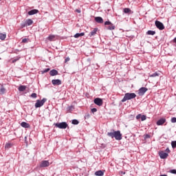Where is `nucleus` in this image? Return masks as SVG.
Here are the masks:
<instances>
[{"label":"nucleus","mask_w":176,"mask_h":176,"mask_svg":"<svg viewBox=\"0 0 176 176\" xmlns=\"http://www.w3.org/2000/svg\"><path fill=\"white\" fill-rule=\"evenodd\" d=\"M107 135L108 137H110V138H115L117 141H120V140H122V133H120V131L108 132Z\"/></svg>","instance_id":"1"},{"label":"nucleus","mask_w":176,"mask_h":176,"mask_svg":"<svg viewBox=\"0 0 176 176\" xmlns=\"http://www.w3.org/2000/svg\"><path fill=\"white\" fill-rule=\"evenodd\" d=\"M137 95L134 93H126L124 94V98L122 99V102H126V101H129V100H133V98H135Z\"/></svg>","instance_id":"2"},{"label":"nucleus","mask_w":176,"mask_h":176,"mask_svg":"<svg viewBox=\"0 0 176 176\" xmlns=\"http://www.w3.org/2000/svg\"><path fill=\"white\" fill-rule=\"evenodd\" d=\"M54 126L55 127H57L58 129H65L67 127H68V124L67 122H60V123H54Z\"/></svg>","instance_id":"3"},{"label":"nucleus","mask_w":176,"mask_h":176,"mask_svg":"<svg viewBox=\"0 0 176 176\" xmlns=\"http://www.w3.org/2000/svg\"><path fill=\"white\" fill-rule=\"evenodd\" d=\"M47 101V99L43 98V100H37L36 102L35 103V108H41V107H43L45 105V102Z\"/></svg>","instance_id":"4"},{"label":"nucleus","mask_w":176,"mask_h":176,"mask_svg":"<svg viewBox=\"0 0 176 176\" xmlns=\"http://www.w3.org/2000/svg\"><path fill=\"white\" fill-rule=\"evenodd\" d=\"M104 25H107L106 26L107 30H109L110 31L115 30V26L109 21L104 22Z\"/></svg>","instance_id":"5"},{"label":"nucleus","mask_w":176,"mask_h":176,"mask_svg":"<svg viewBox=\"0 0 176 176\" xmlns=\"http://www.w3.org/2000/svg\"><path fill=\"white\" fill-rule=\"evenodd\" d=\"M155 27L158 28V30H164V25H163V23L159 21H155Z\"/></svg>","instance_id":"6"},{"label":"nucleus","mask_w":176,"mask_h":176,"mask_svg":"<svg viewBox=\"0 0 176 176\" xmlns=\"http://www.w3.org/2000/svg\"><path fill=\"white\" fill-rule=\"evenodd\" d=\"M94 104H96V105H98V107H101V105H102V99L100 98H96L94 99Z\"/></svg>","instance_id":"7"},{"label":"nucleus","mask_w":176,"mask_h":176,"mask_svg":"<svg viewBox=\"0 0 176 176\" xmlns=\"http://www.w3.org/2000/svg\"><path fill=\"white\" fill-rule=\"evenodd\" d=\"M159 156L161 159H167V157H168V153H165L164 151H160Z\"/></svg>","instance_id":"8"},{"label":"nucleus","mask_w":176,"mask_h":176,"mask_svg":"<svg viewBox=\"0 0 176 176\" xmlns=\"http://www.w3.org/2000/svg\"><path fill=\"white\" fill-rule=\"evenodd\" d=\"M146 91H148L147 88L142 87L139 89L138 94H139V96H144V94H145V93H146Z\"/></svg>","instance_id":"9"},{"label":"nucleus","mask_w":176,"mask_h":176,"mask_svg":"<svg viewBox=\"0 0 176 176\" xmlns=\"http://www.w3.org/2000/svg\"><path fill=\"white\" fill-rule=\"evenodd\" d=\"M136 119L137 120H140V119H141L142 122H144V120H146V116L138 114L136 116Z\"/></svg>","instance_id":"10"},{"label":"nucleus","mask_w":176,"mask_h":176,"mask_svg":"<svg viewBox=\"0 0 176 176\" xmlns=\"http://www.w3.org/2000/svg\"><path fill=\"white\" fill-rule=\"evenodd\" d=\"M50 166V163H49V161H42L40 167H49Z\"/></svg>","instance_id":"11"},{"label":"nucleus","mask_w":176,"mask_h":176,"mask_svg":"<svg viewBox=\"0 0 176 176\" xmlns=\"http://www.w3.org/2000/svg\"><path fill=\"white\" fill-rule=\"evenodd\" d=\"M52 85H54V86H56V85L60 86V85H61V80H59V79L52 80Z\"/></svg>","instance_id":"12"},{"label":"nucleus","mask_w":176,"mask_h":176,"mask_svg":"<svg viewBox=\"0 0 176 176\" xmlns=\"http://www.w3.org/2000/svg\"><path fill=\"white\" fill-rule=\"evenodd\" d=\"M95 21L99 24H102V23H104V19H102L101 16H96L95 17Z\"/></svg>","instance_id":"13"},{"label":"nucleus","mask_w":176,"mask_h":176,"mask_svg":"<svg viewBox=\"0 0 176 176\" xmlns=\"http://www.w3.org/2000/svg\"><path fill=\"white\" fill-rule=\"evenodd\" d=\"M166 122V118H161L157 122V126H163L164 124V122Z\"/></svg>","instance_id":"14"},{"label":"nucleus","mask_w":176,"mask_h":176,"mask_svg":"<svg viewBox=\"0 0 176 176\" xmlns=\"http://www.w3.org/2000/svg\"><path fill=\"white\" fill-rule=\"evenodd\" d=\"M38 12H39V10L34 9L29 11L28 14L29 16H32L33 14H36V13H38Z\"/></svg>","instance_id":"15"},{"label":"nucleus","mask_w":176,"mask_h":176,"mask_svg":"<svg viewBox=\"0 0 176 176\" xmlns=\"http://www.w3.org/2000/svg\"><path fill=\"white\" fill-rule=\"evenodd\" d=\"M21 127H23L24 129H30V124L25 122H22L21 124Z\"/></svg>","instance_id":"16"},{"label":"nucleus","mask_w":176,"mask_h":176,"mask_svg":"<svg viewBox=\"0 0 176 176\" xmlns=\"http://www.w3.org/2000/svg\"><path fill=\"white\" fill-rule=\"evenodd\" d=\"M34 21L32 19H28L26 21V24L22 25V27H25V25H32Z\"/></svg>","instance_id":"17"},{"label":"nucleus","mask_w":176,"mask_h":176,"mask_svg":"<svg viewBox=\"0 0 176 176\" xmlns=\"http://www.w3.org/2000/svg\"><path fill=\"white\" fill-rule=\"evenodd\" d=\"M50 75L51 76H56V75H58V72L56 69H52L50 72Z\"/></svg>","instance_id":"18"},{"label":"nucleus","mask_w":176,"mask_h":176,"mask_svg":"<svg viewBox=\"0 0 176 176\" xmlns=\"http://www.w3.org/2000/svg\"><path fill=\"white\" fill-rule=\"evenodd\" d=\"M98 30V29L95 28L94 30H92V31L89 33V36L90 37L94 36V35H96V34H97Z\"/></svg>","instance_id":"19"},{"label":"nucleus","mask_w":176,"mask_h":176,"mask_svg":"<svg viewBox=\"0 0 176 176\" xmlns=\"http://www.w3.org/2000/svg\"><path fill=\"white\" fill-rule=\"evenodd\" d=\"M95 175H96V176H103L104 175V171L103 170H97L95 173Z\"/></svg>","instance_id":"20"},{"label":"nucleus","mask_w":176,"mask_h":176,"mask_svg":"<svg viewBox=\"0 0 176 176\" xmlns=\"http://www.w3.org/2000/svg\"><path fill=\"white\" fill-rule=\"evenodd\" d=\"M0 39L5 41V39H6V34L0 33Z\"/></svg>","instance_id":"21"},{"label":"nucleus","mask_w":176,"mask_h":176,"mask_svg":"<svg viewBox=\"0 0 176 176\" xmlns=\"http://www.w3.org/2000/svg\"><path fill=\"white\" fill-rule=\"evenodd\" d=\"M79 36H85V33L82 32V33H76L74 35V38H79Z\"/></svg>","instance_id":"22"},{"label":"nucleus","mask_w":176,"mask_h":176,"mask_svg":"<svg viewBox=\"0 0 176 176\" xmlns=\"http://www.w3.org/2000/svg\"><path fill=\"white\" fill-rule=\"evenodd\" d=\"M47 39L50 41H54V39H56V36L54 35H50L47 37Z\"/></svg>","instance_id":"23"},{"label":"nucleus","mask_w":176,"mask_h":176,"mask_svg":"<svg viewBox=\"0 0 176 176\" xmlns=\"http://www.w3.org/2000/svg\"><path fill=\"white\" fill-rule=\"evenodd\" d=\"M26 89H27V87L24 85H21L19 87V91H24V90H25Z\"/></svg>","instance_id":"24"},{"label":"nucleus","mask_w":176,"mask_h":176,"mask_svg":"<svg viewBox=\"0 0 176 176\" xmlns=\"http://www.w3.org/2000/svg\"><path fill=\"white\" fill-rule=\"evenodd\" d=\"M147 35H155V34H156V32L153 31V30H148L146 32Z\"/></svg>","instance_id":"25"},{"label":"nucleus","mask_w":176,"mask_h":176,"mask_svg":"<svg viewBox=\"0 0 176 176\" xmlns=\"http://www.w3.org/2000/svg\"><path fill=\"white\" fill-rule=\"evenodd\" d=\"M123 12L124 13H130L131 12V10L130 8H124Z\"/></svg>","instance_id":"26"},{"label":"nucleus","mask_w":176,"mask_h":176,"mask_svg":"<svg viewBox=\"0 0 176 176\" xmlns=\"http://www.w3.org/2000/svg\"><path fill=\"white\" fill-rule=\"evenodd\" d=\"M156 76H159V73L155 72V73H153V74L150 75L151 78H156Z\"/></svg>","instance_id":"27"},{"label":"nucleus","mask_w":176,"mask_h":176,"mask_svg":"<svg viewBox=\"0 0 176 176\" xmlns=\"http://www.w3.org/2000/svg\"><path fill=\"white\" fill-rule=\"evenodd\" d=\"M6 149H9V148H12V144L6 143L5 146Z\"/></svg>","instance_id":"28"},{"label":"nucleus","mask_w":176,"mask_h":176,"mask_svg":"<svg viewBox=\"0 0 176 176\" xmlns=\"http://www.w3.org/2000/svg\"><path fill=\"white\" fill-rule=\"evenodd\" d=\"M72 123V124H79V121L78 120H73Z\"/></svg>","instance_id":"29"},{"label":"nucleus","mask_w":176,"mask_h":176,"mask_svg":"<svg viewBox=\"0 0 176 176\" xmlns=\"http://www.w3.org/2000/svg\"><path fill=\"white\" fill-rule=\"evenodd\" d=\"M172 148H176V141H172L171 142Z\"/></svg>","instance_id":"30"},{"label":"nucleus","mask_w":176,"mask_h":176,"mask_svg":"<svg viewBox=\"0 0 176 176\" xmlns=\"http://www.w3.org/2000/svg\"><path fill=\"white\" fill-rule=\"evenodd\" d=\"M28 41H30V39H28V38H23L22 40V43H28Z\"/></svg>","instance_id":"31"},{"label":"nucleus","mask_w":176,"mask_h":176,"mask_svg":"<svg viewBox=\"0 0 176 176\" xmlns=\"http://www.w3.org/2000/svg\"><path fill=\"white\" fill-rule=\"evenodd\" d=\"M6 91V89H5V88H1L0 89V94H3Z\"/></svg>","instance_id":"32"},{"label":"nucleus","mask_w":176,"mask_h":176,"mask_svg":"<svg viewBox=\"0 0 176 176\" xmlns=\"http://www.w3.org/2000/svg\"><path fill=\"white\" fill-rule=\"evenodd\" d=\"M49 71H50V69L47 68L42 72V74H46V72H49Z\"/></svg>","instance_id":"33"},{"label":"nucleus","mask_w":176,"mask_h":176,"mask_svg":"<svg viewBox=\"0 0 176 176\" xmlns=\"http://www.w3.org/2000/svg\"><path fill=\"white\" fill-rule=\"evenodd\" d=\"M31 97H32V98H36L37 95H36V93H33V94H31Z\"/></svg>","instance_id":"34"},{"label":"nucleus","mask_w":176,"mask_h":176,"mask_svg":"<svg viewBox=\"0 0 176 176\" xmlns=\"http://www.w3.org/2000/svg\"><path fill=\"white\" fill-rule=\"evenodd\" d=\"M171 122L172 123H176V118L175 117H173L171 118Z\"/></svg>","instance_id":"35"},{"label":"nucleus","mask_w":176,"mask_h":176,"mask_svg":"<svg viewBox=\"0 0 176 176\" xmlns=\"http://www.w3.org/2000/svg\"><path fill=\"white\" fill-rule=\"evenodd\" d=\"M91 111L92 113H94L95 112H97V109L93 108V109H91Z\"/></svg>","instance_id":"36"},{"label":"nucleus","mask_w":176,"mask_h":176,"mask_svg":"<svg viewBox=\"0 0 176 176\" xmlns=\"http://www.w3.org/2000/svg\"><path fill=\"white\" fill-rule=\"evenodd\" d=\"M170 173H171L172 174H176V170L175 169L170 170Z\"/></svg>","instance_id":"37"},{"label":"nucleus","mask_w":176,"mask_h":176,"mask_svg":"<svg viewBox=\"0 0 176 176\" xmlns=\"http://www.w3.org/2000/svg\"><path fill=\"white\" fill-rule=\"evenodd\" d=\"M119 174H120V175H124V174H126V173H124L123 171H120Z\"/></svg>","instance_id":"38"},{"label":"nucleus","mask_w":176,"mask_h":176,"mask_svg":"<svg viewBox=\"0 0 176 176\" xmlns=\"http://www.w3.org/2000/svg\"><path fill=\"white\" fill-rule=\"evenodd\" d=\"M69 60H70L69 57L66 58L65 60V63H68V61H69Z\"/></svg>","instance_id":"39"},{"label":"nucleus","mask_w":176,"mask_h":176,"mask_svg":"<svg viewBox=\"0 0 176 176\" xmlns=\"http://www.w3.org/2000/svg\"><path fill=\"white\" fill-rule=\"evenodd\" d=\"M166 153H170V149L168 148H167L166 149Z\"/></svg>","instance_id":"40"},{"label":"nucleus","mask_w":176,"mask_h":176,"mask_svg":"<svg viewBox=\"0 0 176 176\" xmlns=\"http://www.w3.org/2000/svg\"><path fill=\"white\" fill-rule=\"evenodd\" d=\"M16 61H17V59H13V60H12V63H16Z\"/></svg>","instance_id":"41"},{"label":"nucleus","mask_w":176,"mask_h":176,"mask_svg":"<svg viewBox=\"0 0 176 176\" xmlns=\"http://www.w3.org/2000/svg\"><path fill=\"white\" fill-rule=\"evenodd\" d=\"M76 12L77 13H80V10L76 9Z\"/></svg>","instance_id":"42"},{"label":"nucleus","mask_w":176,"mask_h":176,"mask_svg":"<svg viewBox=\"0 0 176 176\" xmlns=\"http://www.w3.org/2000/svg\"><path fill=\"white\" fill-rule=\"evenodd\" d=\"M173 42L176 43V37L173 39Z\"/></svg>","instance_id":"43"},{"label":"nucleus","mask_w":176,"mask_h":176,"mask_svg":"<svg viewBox=\"0 0 176 176\" xmlns=\"http://www.w3.org/2000/svg\"><path fill=\"white\" fill-rule=\"evenodd\" d=\"M146 138H149V135H146Z\"/></svg>","instance_id":"44"}]
</instances>
